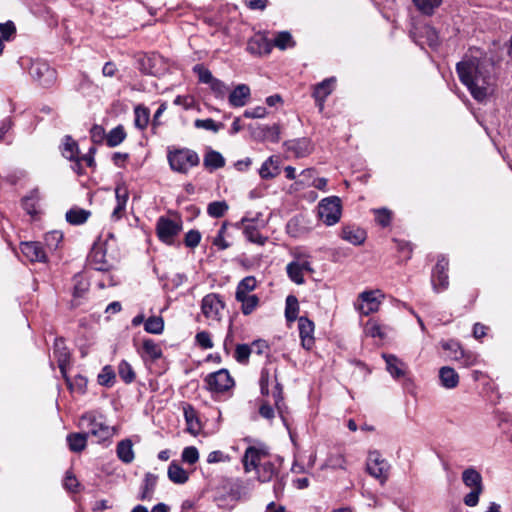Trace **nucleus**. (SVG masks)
<instances>
[{
    "label": "nucleus",
    "mask_w": 512,
    "mask_h": 512,
    "mask_svg": "<svg viewBox=\"0 0 512 512\" xmlns=\"http://www.w3.org/2000/svg\"><path fill=\"white\" fill-rule=\"evenodd\" d=\"M383 358L388 372L394 378H400L405 375L406 365L399 358L392 354H383Z\"/></svg>",
    "instance_id": "5701e85b"
},
{
    "label": "nucleus",
    "mask_w": 512,
    "mask_h": 512,
    "mask_svg": "<svg viewBox=\"0 0 512 512\" xmlns=\"http://www.w3.org/2000/svg\"><path fill=\"white\" fill-rule=\"evenodd\" d=\"M250 94V88L246 84H239L230 92L229 104L232 107H243L247 104Z\"/></svg>",
    "instance_id": "aec40b11"
},
{
    "label": "nucleus",
    "mask_w": 512,
    "mask_h": 512,
    "mask_svg": "<svg viewBox=\"0 0 512 512\" xmlns=\"http://www.w3.org/2000/svg\"><path fill=\"white\" fill-rule=\"evenodd\" d=\"M1 38L4 41H11L16 35V26L13 21L8 20L4 23H0Z\"/></svg>",
    "instance_id": "864d4df0"
},
{
    "label": "nucleus",
    "mask_w": 512,
    "mask_h": 512,
    "mask_svg": "<svg viewBox=\"0 0 512 512\" xmlns=\"http://www.w3.org/2000/svg\"><path fill=\"white\" fill-rule=\"evenodd\" d=\"M157 476L152 473H146L143 480V487L139 499L142 501L151 500L156 487Z\"/></svg>",
    "instance_id": "2f4dec72"
},
{
    "label": "nucleus",
    "mask_w": 512,
    "mask_h": 512,
    "mask_svg": "<svg viewBox=\"0 0 512 512\" xmlns=\"http://www.w3.org/2000/svg\"><path fill=\"white\" fill-rule=\"evenodd\" d=\"M194 126L199 129L210 130L213 132H218L222 127V123H216L213 119H196L194 122Z\"/></svg>",
    "instance_id": "6e6d98bb"
},
{
    "label": "nucleus",
    "mask_w": 512,
    "mask_h": 512,
    "mask_svg": "<svg viewBox=\"0 0 512 512\" xmlns=\"http://www.w3.org/2000/svg\"><path fill=\"white\" fill-rule=\"evenodd\" d=\"M196 343L203 349H211L213 342L210 334L207 331H200L195 336Z\"/></svg>",
    "instance_id": "69168bd1"
},
{
    "label": "nucleus",
    "mask_w": 512,
    "mask_h": 512,
    "mask_svg": "<svg viewBox=\"0 0 512 512\" xmlns=\"http://www.w3.org/2000/svg\"><path fill=\"white\" fill-rule=\"evenodd\" d=\"M227 229V223L224 222L219 229L217 236L213 240V245L217 246L220 250H225L230 247V243L225 240V232Z\"/></svg>",
    "instance_id": "e2e57ef3"
},
{
    "label": "nucleus",
    "mask_w": 512,
    "mask_h": 512,
    "mask_svg": "<svg viewBox=\"0 0 512 512\" xmlns=\"http://www.w3.org/2000/svg\"><path fill=\"white\" fill-rule=\"evenodd\" d=\"M384 297L385 295L379 289L363 291L358 296V304L356 305V308L361 314L368 316L369 314L379 310Z\"/></svg>",
    "instance_id": "39448f33"
},
{
    "label": "nucleus",
    "mask_w": 512,
    "mask_h": 512,
    "mask_svg": "<svg viewBox=\"0 0 512 512\" xmlns=\"http://www.w3.org/2000/svg\"><path fill=\"white\" fill-rule=\"evenodd\" d=\"M66 154H69L66 158L70 161L80 157L78 144L70 136H66Z\"/></svg>",
    "instance_id": "052dcab7"
},
{
    "label": "nucleus",
    "mask_w": 512,
    "mask_h": 512,
    "mask_svg": "<svg viewBox=\"0 0 512 512\" xmlns=\"http://www.w3.org/2000/svg\"><path fill=\"white\" fill-rule=\"evenodd\" d=\"M274 45L281 50L286 49L287 47H293L295 45L292 36L287 31L279 32L273 41Z\"/></svg>",
    "instance_id": "de8ad7c7"
},
{
    "label": "nucleus",
    "mask_w": 512,
    "mask_h": 512,
    "mask_svg": "<svg viewBox=\"0 0 512 512\" xmlns=\"http://www.w3.org/2000/svg\"><path fill=\"white\" fill-rule=\"evenodd\" d=\"M134 115H135V119H134L135 126L140 130H144L149 124V119H150L149 109L142 105H138L134 109Z\"/></svg>",
    "instance_id": "c9c22d12"
},
{
    "label": "nucleus",
    "mask_w": 512,
    "mask_h": 512,
    "mask_svg": "<svg viewBox=\"0 0 512 512\" xmlns=\"http://www.w3.org/2000/svg\"><path fill=\"white\" fill-rule=\"evenodd\" d=\"M73 291H72V300H71V308H77L81 306L85 300H87V295L89 292V282L83 274H76L73 279Z\"/></svg>",
    "instance_id": "f8f14e48"
},
{
    "label": "nucleus",
    "mask_w": 512,
    "mask_h": 512,
    "mask_svg": "<svg viewBox=\"0 0 512 512\" xmlns=\"http://www.w3.org/2000/svg\"><path fill=\"white\" fill-rule=\"evenodd\" d=\"M268 455L267 448L264 445L259 447L249 446L244 453L242 463L245 472L257 470L260 466L261 461Z\"/></svg>",
    "instance_id": "9b49d317"
},
{
    "label": "nucleus",
    "mask_w": 512,
    "mask_h": 512,
    "mask_svg": "<svg viewBox=\"0 0 512 512\" xmlns=\"http://www.w3.org/2000/svg\"><path fill=\"white\" fill-rule=\"evenodd\" d=\"M184 416L188 425V431L192 434H196L200 429V424L192 406L188 405L184 408Z\"/></svg>",
    "instance_id": "37998d69"
},
{
    "label": "nucleus",
    "mask_w": 512,
    "mask_h": 512,
    "mask_svg": "<svg viewBox=\"0 0 512 512\" xmlns=\"http://www.w3.org/2000/svg\"><path fill=\"white\" fill-rule=\"evenodd\" d=\"M115 380V373L110 366H105L98 375V383L102 386L110 387Z\"/></svg>",
    "instance_id": "5fc2aeb1"
},
{
    "label": "nucleus",
    "mask_w": 512,
    "mask_h": 512,
    "mask_svg": "<svg viewBox=\"0 0 512 512\" xmlns=\"http://www.w3.org/2000/svg\"><path fill=\"white\" fill-rule=\"evenodd\" d=\"M205 383L210 391L217 393L227 391L234 385V381L226 369L208 374Z\"/></svg>",
    "instance_id": "9d476101"
},
{
    "label": "nucleus",
    "mask_w": 512,
    "mask_h": 512,
    "mask_svg": "<svg viewBox=\"0 0 512 512\" xmlns=\"http://www.w3.org/2000/svg\"><path fill=\"white\" fill-rule=\"evenodd\" d=\"M253 135L259 141L277 143L280 140V127L278 124L260 126L253 132Z\"/></svg>",
    "instance_id": "412c9836"
},
{
    "label": "nucleus",
    "mask_w": 512,
    "mask_h": 512,
    "mask_svg": "<svg viewBox=\"0 0 512 512\" xmlns=\"http://www.w3.org/2000/svg\"><path fill=\"white\" fill-rule=\"evenodd\" d=\"M238 302H241V311L244 315L251 314L259 304V298L257 295L250 294L240 298H236Z\"/></svg>",
    "instance_id": "ea45409f"
},
{
    "label": "nucleus",
    "mask_w": 512,
    "mask_h": 512,
    "mask_svg": "<svg viewBox=\"0 0 512 512\" xmlns=\"http://www.w3.org/2000/svg\"><path fill=\"white\" fill-rule=\"evenodd\" d=\"M299 303L294 295L286 298L285 317L288 322H293L298 318Z\"/></svg>",
    "instance_id": "a19ab883"
},
{
    "label": "nucleus",
    "mask_w": 512,
    "mask_h": 512,
    "mask_svg": "<svg viewBox=\"0 0 512 512\" xmlns=\"http://www.w3.org/2000/svg\"><path fill=\"white\" fill-rule=\"evenodd\" d=\"M462 481L465 486L471 489L483 488L482 476L473 467L467 468L462 473Z\"/></svg>",
    "instance_id": "cd10ccee"
},
{
    "label": "nucleus",
    "mask_w": 512,
    "mask_h": 512,
    "mask_svg": "<svg viewBox=\"0 0 512 512\" xmlns=\"http://www.w3.org/2000/svg\"><path fill=\"white\" fill-rule=\"evenodd\" d=\"M209 86L213 93L215 94V96L218 98H224L228 92V87L226 86V84L217 78H215L209 84Z\"/></svg>",
    "instance_id": "0e129e2a"
},
{
    "label": "nucleus",
    "mask_w": 512,
    "mask_h": 512,
    "mask_svg": "<svg viewBox=\"0 0 512 512\" xmlns=\"http://www.w3.org/2000/svg\"><path fill=\"white\" fill-rule=\"evenodd\" d=\"M327 183H328V180L324 177L313 179L311 182L306 181V180H299V181L295 182L296 185H298L302 188L303 187H314L321 191L327 190Z\"/></svg>",
    "instance_id": "13d9d810"
},
{
    "label": "nucleus",
    "mask_w": 512,
    "mask_h": 512,
    "mask_svg": "<svg viewBox=\"0 0 512 512\" xmlns=\"http://www.w3.org/2000/svg\"><path fill=\"white\" fill-rule=\"evenodd\" d=\"M82 420L89 423V433L99 440H106L111 436L110 427L102 422H98L93 412L83 415Z\"/></svg>",
    "instance_id": "4468645a"
},
{
    "label": "nucleus",
    "mask_w": 512,
    "mask_h": 512,
    "mask_svg": "<svg viewBox=\"0 0 512 512\" xmlns=\"http://www.w3.org/2000/svg\"><path fill=\"white\" fill-rule=\"evenodd\" d=\"M116 452L118 458L126 464L131 463L135 458L133 444L130 439L121 440L117 444Z\"/></svg>",
    "instance_id": "c756f323"
},
{
    "label": "nucleus",
    "mask_w": 512,
    "mask_h": 512,
    "mask_svg": "<svg viewBox=\"0 0 512 512\" xmlns=\"http://www.w3.org/2000/svg\"><path fill=\"white\" fill-rule=\"evenodd\" d=\"M229 206L226 201H214L208 204L207 213L213 218H220L228 211Z\"/></svg>",
    "instance_id": "a18cd8bd"
},
{
    "label": "nucleus",
    "mask_w": 512,
    "mask_h": 512,
    "mask_svg": "<svg viewBox=\"0 0 512 512\" xmlns=\"http://www.w3.org/2000/svg\"><path fill=\"white\" fill-rule=\"evenodd\" d=\"M224 308V301L221 296L216 293L207 294L201 301V311L203 315L212 321L219 322L221 320Z\"/></svg>",
    "instance_id": "0eeeda50"
},
{
    "label": "nucleus",
    "mask_w": 512,
    "mask_h": 512,
    "mask_svg": "<svg viewBox=\"0 0 512 512\" xmlns=\"http://www.w3.org/2000/svg\"><path fill=\"white\" fill-rule=\"evenodd\" d=\"M460 81L477 101H483L491 92L489 76L484 63L476 57H465L456 66Z\"/></svg>",
    "instance_id": "f257e3e1"
},
{
    "label": "nucleus",
    "mask_w": 512,
    "mask_h": 512,
    "mask_svg": "<svg viewBox=\"0 0 512 512\" xmlns=\"http://www.w3.org/2000/svg\"><path fill=\"white\" fill-rule=\"evenodd\" d=\"M256 286L257 281L254 276H247L243 278L237 285L235 298L250 295V292L255 290Z\"/></svg>",
    "instance_id": "72a5a7b5"
},
{
    "label": "nucleus",
    "mask_w": 512,
    "mask_h": 512,
    "mask_svg": "<svg viewBox=\"0 0 512 512\" xmlns=\"http://www.w3.org/2000/svg\"><path fill=\"white\" fill-rule=\"evenodd\" d=\"M258 480L262 483L269 482L277 473L275 465L270 461H264L257 468Z\"/></svg>",
    "instance_id": "f704fd0d"
},
{
    "label": "nucleus",
    "mask_w": 512,
    "mask_h": 512,
    "mask_svg": "<svg viewBox=\"0 0 512 512\" xmlns=\"http://www.w3.org/2000/svg\"><path fill=\"white\" fill-rule=\"evenodd\" d=\"M389 468L388 462L381 457L378 451L369 452L366 462V471L372 477L378 479L381 484L387 481Z\"/></svg>",
    "instance_id": "423d86ee"
},
{
    "label": "nucleus",
    "mask_w": 512,
    "mask_h": 512,
    "mask_svg": "<svg viewBox=\"0 0 512 512\" xmlns=\"http://www.w3.org/2000/svg\"><path fill=\"white\" fill-rule=\"evenodd\" d=\"M439 379L441 385L446 389H453L459 383V376L457 372L449 366H444L440 369Z\"/></svg>",
    "instance_id": "393cba45"
},
{
    "label": "nucleus",
    "mask_w": 512,
    "mask_h": 512,
    "mask_svg": "<svg viewBox=\"0 0 512 512\" xmlns=\"http://www.w3.org/2000/svg\"><path fill=\"white\" fill-rule=\"evenodd\" d=\"M262 179H272L279 174V161L275 156H270L259 169Z\"/></svg>",
    "instance_id": "c85d7f7f"
},
{
    "label": "nucleus",
    "mask_w": 512,
    "mask_h": 512,
    "mask_svg": "<svg viewBox=\"0 0 512 512\" xmlns=\"http://www.w3.org/2000/svg\"><path fill=\"white\" fill-rule=\"evenodd\" d=\"M137 63L139 70L147 75L160 76L166 70L164 59L157 53L140 55Z\"/></svg>",
    "instance_id": "6e6552de"
},
{
    "label": "nucleus",
    "mask_w": 512,
    "mask_h": 512,
    "mask_svg": "<svg viewBox=\"0 0 512 512\" xmlns=\"http://www.w3.org/2000/svg\"><path fill=\"white\" fill-rule=\"evenodd\" d=\"M144 329L151 334H161L164 330V320L161 316L149 317L144 323Z\"/></svg>",
    "instance_id": "79ce46f5"
},
{
    "label": "nucleus",
    "mask_w": 512,
    "mask_h": 512,
    "mask_svg": "<svg viewBox=\"0 0 512 512\" xmlns=\"http://www.w3.org/2000/svg\"><path fill=\"white\" fill-rule=\"evenodd\" d=\"M199 459V453L196 447L188 446L182 451V460L190 465L195 464Z\"/></svg>",
    "instance_id": "680f3d73"
},
{
    "label": "nucleus",
    "mask_w": 512,
    "mask_h": 512,
    "mask_svg": "<svg viewBox=\"0 0 512 512\" xmlns=\"http://www.w3.org/2000/svg\"><path fill=\"white\" fill-rule=\"evenodd\" d=\"M125 138L126 132L123 126L118 125L106 135V142L109 147H116L120 145L125 140Z\"/></svg>",
    "instance_id": "58836bf2"
},
{
    "label": "nucleus",
    "mask_w": 512,
    "mask_h": 512,
    "mask_svg": "<svg viewBox=\"0 0 512 512\" xmlns=\"http://www.w3.org/2000/svg\"><path fill=\"white\" fill-rule=\"evenodd\" d=\"M298 327L302 346L307 350L311 349L314 345V323L307 317H299Z\"/></svg>",
    "instance_id": "2eb2a0df"
},
{
    "label": "nucleus",
    "mask_w": 512,
    "mask_h": 512,
    "mask_svg": "<svg viewBox=\"0 0 512 512\" xmlns=\"http://www.w3.org/2000/svg\"><path fill=\"white\" fill-rule=\"evenodd\" d=\"M335 78H327L322 82L318 83L313 92V97L319 107L320 111L324 108V102L326 98L332 93L334 89Z\"/></svg>",
    "instance_id": "f3484780"
},
{
    "label": "nucleus",
    "mask_w": 512,
    "mask_h": 512,
    "mask_svg": "<svg viewBox=\"0 0 512 512\" xmlns=\"http://www.w3.org/2000/svg\"><path fill=\"white\" fill-rule=\"evenodd\" d=\"M88 433H70L66 436V442L70 451L80 453L87 447Z\"/></svg>",
    "instance_id": "b1692460"
},
{
    "label": "nucleus",
    "mask_w": 512,
    "mask_h": 512,
    "mask_svg": "<svg viewBox=\"0 0 512 512\" xmlns=\"http://www.w3.org/2000/svg\"><path fill=\"white\" fill-rule=\"evenodd\" d=\"M66 387L73 395H83L86 393L87 379L81 375L74 377L71 381L66 378Z\"/></svg>",
    "instance_id": "e433bc0d"
},
{
    "label": "nucleus",
    "mask_w": 512,
    "mask_h": 512,
    "mask_svg": "<svg viewBox=\"0 0 512 512\" xmlns=\"http://www.w3.org/2000/svg\"><path fill=\"white\" fill-rule=\"evenodd\" d=\"M365 332L368 336L373 338H385V333L382 330V327L375 321H368L365 326Z\"/></svg>",
    "instance_id": "bf43d9fd"
},
{
    "label": "nucleus",
    "mask_w": 512,
    "mask_h": 512,
    "mask_svg": "<svg viewBox=\"0 0 512 512\" xmlns=\"http://www.w3.org/2000/svg\"><path fill=\"white\" fill-rule=\"evenodd\" d=\"M483 488L472 489L467 495H465L463 502L468 507H475L479 502V497L483 492Z\"/></svg>",
    "instance_id": "338daca9"
},
{
    "label": "nucleus",
    "mask_w": 512,
    "mask_h": 512,
    "mask_svg": "<svg viewBox=\"0 0 512 512\" xmlns=\"http://www.w3.org/2000/svg\"><path fill=\"white\" fill-rule=\"evenodd\" d=\"M143 351L152 360L162 357L161 347L152 339H145L143 341Z\"/></svg>",
    "instance_id": "c03bdc74"
},
{
    "label": "nucleus",
    "mask_w": 512,
    "mask_h": 512,
    "mask_svg": "<svg viewBox=\"0 0 512 512\" xmlns=\"http://www.w3.org/2000/svg\"><path fill=\"white\" fill-rule=\"evenodd\" d=\"M63 344L62 338L55 339L53 357L57 361V366L62 377H64V355L61 351V345Z\"/></svg>",
    "instance_id": "4d7b16f0"
},
{
    "label": "nucleus",
    "mask_w": 512,
    "mask_h": 512,
    "mask_svg": "<svg viewBox=\"0 0 512 512\" xmlns=\"http://www.w3.org/2000/svg\"><path fill=\"white\" fill-rule=\"evenodd\" d=\"M182 230L181 220L174 221L166 217H160L156 224L159 239L166 244H172L175 236Z\"/></svg>",
    "instance_id": "1a4fd4ad"
},
{
    "label": "nucleus",
    "mask_w": 512,
    "mask_h": 512,
    "mask_svg": "<svg viewBox=\"0 0 512 512\" xmlns=\"http://www.w3.org/2000/svg\"><path fill=\"white\" fill-rule=\"evenodd\" d=\"M313 268L311 263H299V262H290L286 266V272L288 277L294 283L301 285L304 284V272H313Z\"/></svg>",
    "instance_id": "dca6fc26"
},
{
    "label": "nucleus",
    "mask_w": 512,
    "mask_h": 512,
    "mask_svg": "<svg viewBox=\"0 0 512 512\" xmlns=\"http://www.w3.org/2000/svg\"><path fill=\"white\" fill-rule=\"evenodd\" d=\"M443 0H413L415 7L424 15H432Z\"/></svg>",
    "instance_id": "4c0bfd02"
},
{
    "label": "nucleus",
    "mask_w": 512,
    "mask_h": 512,
    "mask_svg": "<svg viewBox=\"0 0 512 512\" xmlns=\"http://www.w3.org/2000/svg\"><path fill=\"white\" fill-rule=\"evenodd\" d=\"M167 475L169 480L175 484H184L189 479L187 471L176 461H172L169 464Z\"/></svg>",
    "instance_id": "a878e982"
},
{
    "label": "nucleus",
    "mask_w": 512,
    "mask_h": 512,
    "mask_svg": "<svg viewBox=\"0 0 512 512\" xmlns=\"http://www.w3.org/2000/svg\"><path fill=\"white\" fill-rule=\"evenodd\" d=\"M39 201L40 196L38 189L31 190L21 199L22 208L33 220L37 219V216L40 214Z\"/></svg>",
    "instance_id": "6ab92c4d"
},
{
    "label": "nucleus",
    "mask_w": 512,
    "mask_h": 512,
    "mask_svg": "<svg viewBox=\"0 0 512 512\" xmlns=\"http://www.w3.org/2000/svg\"><path fill=\"white\" fill-rule=\"evenodd\" d=\"M89 210L74 206L66 212V222L72 225H82L90 217Z\"/></svg>",
    "instance_id": "bb28decb"
},
{
    "label": "nucleus",
    "mask_w": 512,
    "mask_h": 512,
    "mask_svg": "<svg viewBox=\"0 0 512 512\" xmlns=\"http://www.w3.org/2000/svg\"><path fill=\"white\" fill-rule=\"evenodd\" d=\"M63 240V233L61 231H51L45 236V243L50 250H57Z\"/></svg>",
    "instance_id": "09e8293b"
},
{
    "label": "nucleus",
    "mask_w": 512,
    "mask_h": 512,
    "mask_svg": "<svg viewBox=\"0 0 512 512\" xmlns=\"http://www.w3.org/2000/svg\"><path fill=\"white\" fill-rule=\"evenodd\" d=\"M193 71L195 74H197L199 82L201 83L209 85L215 79L211 71L202 64H196L193 67Z\"/></svg>",
    "instance_id": "603ef678"
},
{
    "label": "nucleus",
    "mask_w": 512,
    "mask_h": 512,
    "mask_svg": "<svg viewBox=\"0 0 512 512\" xmlns=\"http://www.w3.org/2000/svg\"><path fill=\"white\" fill-rule=\"evenodd\" d=\"M28 72L31 78L43 87H50L56 81V71L46 61H31Z\"/></svg>",
    "instance_id": "20e7f679"
},
{
    "label": "nucleus",
    "mask_w": 512,
    "mask_h": 512,
    "mask_svg": "<svg viewBox=\"0 0 512 512\" xmlns=\"http://www.w3.org/2000/svg\"><path fill=\"white\" fill-rule=\"evenodd\" d=\"M201 240V234L198 230H190L186 233L184 243L189 248L198 246Z\"/></svg>",
    "instance_id": "774afa93"
},
{
    "label": "nucleus",
    "mask_w": 512,
    "mask_h": 512,
    "mask_svg": "<svg viewBox=\"0 0 512 512\" xmlns=\"http://www.w3.org/2000/svg\"><path fill=\"white\" fill-rule=\"evenodd\" d=\"M104 253L101 248L94 249L91 254V261L95 263L94 269L98 271H106L109 265L104 259Z\"/></svg>",
    "instance_id": "3c124183"
},
{
    "label": "nucleus",
    "mask_w": 512,
    "mask_h": 512,
    "mask_svg": "<svg viewBox=\"0 0 512 512\" xmlns=\"http://www.w3.org/2000/svg\"><path fill=\"white\" fill-rule=\"evenodd\" d=\"M118 374L125 383H131L135 379V373L131 365L126 361H121L118 366Z\"/></svg>",
    "instance_id": "8fccbe9b"
},
{
    "label": "nucleus",
    "mask_w": 512,
    "mask_h": 512,
    "mask_svg": "<svg viewBox=\"0 0 512 512\" xmlns=\"http://www.w3.org/2000/svg\"><path fill=\"white\" fill-rule=\"evenodd\" d=\"M241 223L245 224L244 225V234H245L247 240H249L252 243L259 244V245L265 244L267 238L260 234V232L258 231L256 226L251 221H248L246 218H243L241 220Z\"/></svg>",
    "instance_id": "7c9ffc66"
},
{
    "label": "nucleus",
    "mask_w": 512,
    "mask_h": 512,
    "mask_svg": "<svg viewBox=\"0 0 512 512\" xmlns=\"http://www.w3.org/2000/svg\"><path fill=\"white\" fill-rule=\"evenodd\" d=\"M448 264V260L444 256H441L438 258L436 266L433 269L431 282L436 292L447 289L449 285L447 274Z\"/></svg>",
    "instance_id": "ddd939ff"
},
{
    "label": "nucleus",
    "mask_w": 512,
    "mask_h": 512,
    "mask_svg": "<svg viewBox=\"0 0 512 512\" xmlns=\"http://www.w3.org/2000/svg\"><path fill=\"white\" fill-rule=\"evenodd\" d=\"M167 159L171 169L182 174H186L190 168L197 166L200 161L198 154L187 148L169 151Z\"/></svg>",
    "instance_id": "f03ea898"
},
{
    "label": "nucleus",
    "mask_w": 512,
    "mask_h": 512,
    "mask_svg": "<svg viewBox=\"0 0 512 512\" xmlns=\"http://www.w3.org/2000/svg\"><path fill=\"white\" fill-rule=\"evenodd\" d=\"M203 164L207 169L213 171L224 167L225 159L219 152L211 150L204 156Z\"/></svg>",
    "instance_id": "473e14b6"
},
{
    "label": "nucleus",
    "mask_w": 512,
    "mask_h": 512,
    "mask_svg": "<svg viewBox=\"0 0 512 512\" xmlns=\"http://www.w3.org/2000/svg\"><path fill=\"white\" fill-rule=\"evenodd\" d=\"M341 211V200L337 196L324 198L318 205V216L328 226L339 222Z\"/></svg>",
    "instance_id": "7ed1b4c3"
},
{
    "label": "nucleus",
    "mask_w": 512,
    "mask_h": 512,
    "mask_svg": "<svg viewBox=\"0 0 512 512\" xmlns=\"http://www.w3.org/2000/svg\"><path fill=\"white\" fill-rule=\"evenodd\" d=\"M253 348L248 344H238L235 348L234 358L241 364H247Z\"/></svg>",
    "instance_id": "49530a36"
},
{
    "label": "nucleus",
    "mask_w": 512,
    "mask_h": 512,
    "mask_svg": "<svg viewBox=\"0 0 512 512\" xmlns=\"http://www.w3.org/2000/svg\"><path fill=\"white\" fill-rule=\"evenodd\" d=\"M20 250L31 262H44L46 259L44 250L39 242H22Z\"/></svg>",
    "instance_id": "a211bd4d"
},
{
    "label": "nucleus",
    "mask_w": 512,
    "mask_h": 512,
    "mask_svg": "<svg viewBox=\"0 0 512 512\" xmlns=\"http://www.w3.org/2000/svg\"><path fill=\"white\" fill-rule=\"evenodd\" d=\"M341 237L353 245H361L366 239V232L357 226L347 225L342 228Z\"/></svg>",
    "instance_id": "4be33fe9"
}]
</instances>
